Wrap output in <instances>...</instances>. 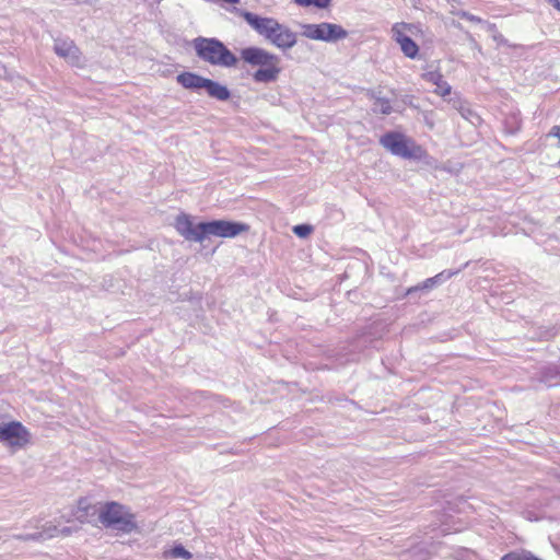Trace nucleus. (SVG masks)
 Segmentation results:
<instances>
[{
	"mask_svg": "<svg viewBox=\"0 0 560 560\" xmlns=\"http://www.w3.org/2000/svg\"><path fill=\"white\" fill-rule=\"evenodd\" d=\"M55 52L63 58L79 57V48L72 40H57L55 43Z\"/></svg>",
	"mask_w": 560,
	"mask_h": 560,
	"instance_id": "nucleus-13",
	"label": "nucleus"
},
{
	"mask_svg": "<svg viewBox=\"0 0 560 560\" xmlns=\"http://www.w3.org/2000/svg\"><path fill=\"white\" fill-rule=\"evenodd\" d=\"M78 520H79L81 523H83V522L85 521V520H84V517H83V515H79V516H78Z\"/></svg>",
	"mask_w": 560,
	"mask_h": 560,
	"instance_id": "nucleus-22",
	"label": "nucleus"
},
{
	"mask_svg": "<svg viewBox=\"0 0 560 560\" xmlns=\"http://www.w3.org/2000/svg\"><path fill=\"white\" fill-rule=\"evenodd\" d=\"M293 232L299 237H306V236H308L313 232V228L311 225H307V224L295 225L293 228Z\"/></svg>",
	"mask_w": 560,
	"mask_h": 560,
	"instance_id": "nucleus-17",
	"label": "nucleus"
},
{
	"mask_svg": "<svg viewBox=\"0 0 560 560\" xmlns=\"http://www.w3.org/2000/svg\"><path fill=\"white\" fill-rule=\"evenodd\" d=\"M237 14L273 46L280 49H290L296 44V34L276 19L259 16L244 10H237Z\"/></svg>",
	"mask_w": 560,
	"mask_h": 560,
	"instance_id": "nucleus-1",
	"label": "nucleus"
},
{
	"mask_svg": "<svg viewBox=\"0 0 560 560\" xmlns=\"http://www.w3.org/2000/svg\"><path fill=\"white\" fill-rule=\"evenodd\" d=\"M176 81L187 90L198 91L203 89L210 97L218 101H228L231 96V93L225 85L194 72H182L177 75Z\"/></svg>",
	"mask_w": 560,
	"mask_h": 560,
	"instance_id": "nucleus-6",
	"label": "nucleus"
},
{
	"mask_svg": "<svg viewBox=\"0 0 560 560\" xmlns=\"http://www.w3.org/2000/svg\"><path fill=\"white\" fill-rule=\"evenodd\" d=\"M420 35H422L421 27L412 23L398 22L392 26L393 39L409 59H416L419 56V46L412 39V36L418 37Z\"/></svg>",
	"mask_w": 560,
	"mask_h": 560,
	"instance_id": "nucleus-7",
	"label": "nucleus"
},
{
	"mask_svg": "<svg viewBox=\"0 0 560 560\" xmlns=\"http://www.w3.org/2000/svg\"><path fill=\"white\" fill-rule=\"evenodd\" d=\"M88 510V508H85ZM90 509V506H89ZM97 513L101 524L107 528H114L121 533H131L137 529L135 515L120 503L106 502L100 508L91 506Z\"/></svg>",
	"mask_w": 560,
	"mask_h": 560,
	"instance_id": "nucleus-4",
	"label": "nucleus"
},
{
	"mask_svg": "<svg viewBox=\"0 0 560 560\" xmlns=\"http://www.w3.org/2000/svg\"><path fill=\"white\" fill-rule=\"evenodd\" d=\"M163 558H184V559H191L192 555L186 550L182 545H176L172 549L164 550L163 551Z\"/></svg>",
	"mask_w": 560,
	"mask_h": 560,
	"instance_id": "nucleus-15",
	"label": "nucleus"
},
{
	"mask_svg": "<svg viewBox=\"0 0 560 560\" xmlns=\"http://www.w3.org/2000/svg\"><path fill=\"white\" fill-rule=\"evenodd\" d=\"M376 104L380 106L382 114H389L392 112L390 102L386 98H377Z\"/></svg>",
	"mask_w": 560,
	"mask_h": 560,
	"instance_id": "nucleus-18",
	"label": "nucleus"
},
{
	"mask_svg": "<svg viewBox=\"0 0 560 560\" xmlns=\"http://www.w3.org/2000/svg\"><path fill=\"white\" fill-rule=\"evenodd\" d=\"M294 2L303 8L315 7L317 9H327L331 4V0H294Z\"/></svg>",
	"mask_w": 560,
	"mask_h": 560,
	"instance_id": "nucleus-16",
	"label": "nucleus"
},
{
	"mask_svg": "<svg viewBox=\"0 0 560 560\" xmlns=\"http://www.w3.org/2000/svg\"><path fill=\"white\" fill-rule=\"evenodd\" d=\"M241 59L252 66L258 67L253 79L258 83H270L279 79L282 71L280 58L260 47H247L241 50Z\"/></svg>",
	"mask_w": 560,
	"mask_h": 560,
	"instance_id": "nucleus-2",
	"label": "nucleus"
},
{
	"mask_svg": "<svg viewBox=\"0 0 560 560\" xmlns=\"http://www.w3.org/2000/svg\"><path fill=\"white\" fill-rule=\"evenodd\" d=\"M550 4H552L558 11H560V1L559 0H548Z\"/></svg>",
	"mask_w": 560,
	"mask_h": 560,
	"instance_id": "nucleus-20",
	"label": "nucleus"
},
{
	"mask_svg": "<svg viewBox=\"0 0 560 560\" xmlns=\"http://www.w3.org/2000/svg\"><path fill=\"white\" fill-rule=\"evenodd\" d=\"M192 46L197 56L212 66L232 68L237 65L236 56L215 38L198 37L194 39Z\"/></svg>",
	"mask_w": 560,
	"mask_h": 560,
	"instance_id": "nucleus-3",
	"label": "nucleus"
},
{
	"mask_svg": "<svg viewBox=\"0 0 560 560\" xmlns=\"http://www.w3.org/2000/svg\"><path fill=\"white\" fill-rule=\"evenodd\" d=\"M423 78L434 84L436 89L434 93L445 97L451 94L452 88L451 85L443 79V74L440 71H430L423 75Z\"/></svg>",
	"mask_w": 560,
	"mask_h": 560,
	"instance_id": "nucleus-12",
	"label": "nucleus"
},
{
	"mask_svg": "<svg viewBox=\"0 0 560 560\" xmlns=\"http://www.w3.org/2000/svg\"><path fill=\"white\" fill-rule=\"evenodd\" d=\"M303 35L313 40L336 42L346 38L348 32L338 24L323 22L304 25Z\"/></svg>",
	"mask_w": 560,
	"mask_h": 560,
	"instance_id": "nucleus-8",
	"label": "nucleus"
},
{
	"mask_svg": "<svg viewBox=\"0 0 560 560\" xmlns=\"http://www.w3.org/2000/svg\"><path fill=\"white\" fill-rule=\"evenodd\" d=\"M548 136L557 138L559 140V142H560V125L553 126L550 129Z\"/></svg>",
	"mask_w": 560,
	"mask_h": 560,
	"instance_id": "nucleus-19",
	"label": "nucleus"
},
{
	"mask_svg": "<svg viewBox=\"0 0 560 560\" xmlns=\"http://www.w3.org/2000/svg\"><path fill=\"white\" fill-rule=\"evenodd\" d=\"M380 143L392 154L407 160H423L428 156L422 145L401 132H386L381 137Z\"/></svg>",
	"mask_w": 560,
	"mask_h": 560,
	"instance_id": "nucleus-5",
	"label": "nucleus"
},
{
	"mask_svg": "<svg viewBox=\"0 0 560 560\" xmlns=\"http://www.w3.org/2000/svg\"><path fill=\"white\" fill-rule=\"evenodd\" d=\"M468 20L469 21L481 22V20L479 18H475V16H469Z\"/></svg>",
	"mask_w": 560,
	"mask_h": 560,
	"instance_id": "nucleus-21",
	"label": "nucleus"
},
{
	"mask_svg": "<svg viewBox=\"0 0 560 560\" xmlns=\"http://www.w3.org/2000/svg\"><path fill=\"white\" fill-rule=\"evenodd\" d=\"M71 533L70 528L59 529L57 526H48L37 535L32 536L33 539H47L57 536H68Z\"/></svg>",
	"mask_w": 560,
	"mask_h": 560,
	"instance_id": "nucleus-14",
	"label": "nucleus"
},
{
	"mask_svg": "<svg viewBox=\"0 0 560 560\" xmlns=\"http://www.w3.org/2000/svg\"><path fill=\"white\" fill-rule=\"evenodd\" d=\"M174 228L187 241L202 242L205 240L202 223L195 225L189 214H178L175 219Z\"/></svg>",
	"mask_w": 560,
	"mask_h": 560,
	"instance_id": "nucleus-11",
	"label": "nucleus"
},
{
	"mask_svg": "<svg viewBox=\"0 0 560 560\" xmlns=\"http://www.w3.org/2000/svg\"><path fill=\"white\" fill-rule=\"evenodd\" d=\"M0 441L10 446L23 447L30 442L28 430L19 421L0 423Z\"/></svg>",
	"mask_w": 560,
	"mask_h": 560,
	"instance_id": "nucleus-10",
	"label": "nucleus"
},
{
	"mask_svg": "<svg viewBox=\"0 0 560 560\" xmlns=\"http://www.w3.org/2000/svg\"><path fill=\"white\" fill-rule=\"evenodd\" d=\"M205 230V237L214 235L219 237H235L236 235L247 232L249 225L238 222H230L225 220H215L202 223Z\"/></svg>",
	"mask_w": 560,
	"mask_h": 560,
	"instance_id": "nucleus-9",
	"label": "nucleus"
}]
</instances>
